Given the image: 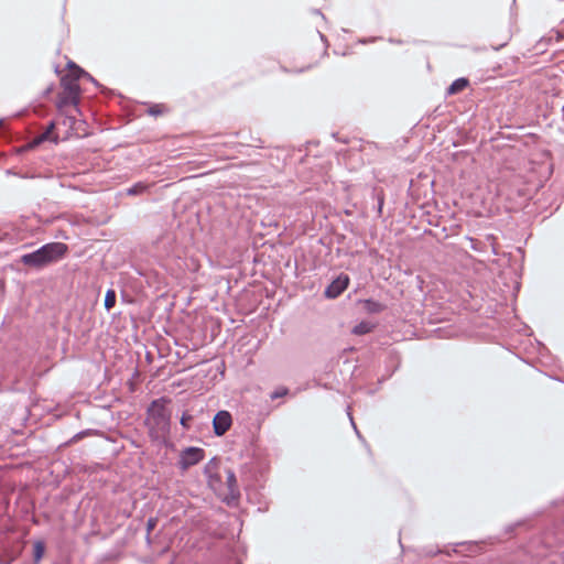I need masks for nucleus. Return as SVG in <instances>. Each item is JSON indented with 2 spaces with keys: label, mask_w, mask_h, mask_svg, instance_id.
Returning a JSON list of instances; mask_svg holds the SVG:
<instances>
[{
  "label": "nucleus",
  "mask_w": 564,
  "mask_h": 564,
  "mask_svg": "<svg viewBox=\"0 0 564 564\" xmlns=\"http://www.w3.org/2000/svg\"><path fill=\"white\" fill-rule=\"evenodd\" d=\"M10 563H11L10 561H9V562H2V561H0V564H10Z\"/></svg>",
  "instance_id": "obj_28"
},
{
  "label": "nucleus",
  "mask_w": 564,
  "mask_h": 564,
  "mask_svg": "<svg viewBox=\"0 0 564 564\" xmlns=\"http://www.w3.org/2000/svg\"><path fill=\"white\" fill-rule=\"evenodd\" d=\"M68 67H74L75 72L77 74V78H85V79L91 82L93 84H95L96 86H99L98 82L89 73L85 72L83 68L75 65L73 62L68 63Z\"/></svg>",
  "instance_id": "obj_11"
},
{
  "label": "nucleus",
  "mask_w": 564,
  "mask_h": 564,
  "mask_svg": "<svg viewBox=\"0 0 564 564\" xmlns=\"http://www.w3.org/2000/svg\"><path fill=\"white\" fill-rule=\"evenodd\" d=\"M349 276L340 273L330 284L325 289L324 295L327 299L338 297L349 285Z\"/></svg>",
  "instance_id": "obj_5"
},
{
  "label": "nucleus",
  "mask_w": 564,
  "mask_h": 564,
  "mask_svg": "<svg viewBox=\"0 0 564 564\" xmlns=\"http://www.w3.org/2000/svg\"><path fill=\"white\" fill-rule=\"evenodd\" d=\"M347 414H348V417L350 420L351 426H352L354 431L356 432V430H358V429H357V425H356V423H355V421L352 419V415L350 413V406L347 408Z\"/></svg>",
  "instance_id": "obj_21"
},
{
  "label": "nucleus",
  "mask_w": 564,
  "mask_h": 564,
  "mask_svg": "<svg viewBox=\"0 0 564 564\" xmlns=\"http://www.w3.org/2000/svg\"><path fill=\"white\" fill-rule=\"evenodd\" d=\"M161 111L159 110V106H154L150 108L149 113L152 116H158Z\"/></svg>",
  "instance_id": "obj_23"
},
{
  "label": "nucleus",
  "mask_w": 564,
  "mask_h": 564,
  "mask_svg": "<svg viewBox=\"0 0 564 564\" xmlns=\"http://www.w3.org/2000/svg\"><path fill=\"white\" fill-rule=\"evenodd\" d=\"M356 435L358 436L359 440L364 441V437L358 430H356Z\"/></svg>",
  "instance_id": "obj_26"
},
{
  "label": "nucleus",
  "mask_w": 564,
  "mask_h": 564,
  "mask_svg": "<svg viewBox=\"0 0 564 564\" xmlns=\"http://www.w3.org/2000/svg\"><path fill=\"white\" fill-rule=\"evenodd\" d=\"M205 457V451L200 447H186L180 454L177 467L181 470H187L189 467L197 465Z\"/></svg>",
  "instance_id": "obj_4"
},
{
  "label": "nucleus",
  "mask_w": 564,
  "mask_h": 564,
  "mask_svg": "<svg viewBox=\"0 0 564 564\" xmlns=\"http://www.w3.org/2000/svg\"><path fill=\"white\" fill-rule=\"evenodd\" d=\"M169 400L160 398L153 400L147 409L144 424L149 437L158 444H166L171 430V411L166 408Z\"/></svg>",
  "instance_id": "obj_1"
},
{
  "label": "nucleus",
  "mask_w": 564,
  "mask_h": 564,
  "mask_svg": "<svg viewBox=\"0 0 564 564\" xmlns=\"http://www.w3.org/2000/svg\"><path fill=\"white\" fill-rule=\"evenodd\" d=\"M158 520L155 518H149L147 521V533H151V531L156 527Z\"/></svg>",
  "instance_id": "obj_19"
},
{
  "label": "nucleus",
  "mask_w": 564,
  "mask_h": 564,
  "mask_svg": "<svg viewBox=\"0 0 564 564\" xmlns=\"http://www.w3.org/2000/svg\"><path fill=\"white\" fill-rule=\"evenodd\" d=\"M70 74L62 77L61 86L63 88V94L59 97L58 106L65 105H77L79 99L80 88L77 83L79 78H77V74L74 67H69Z\"/></svg>",
  "instance_id": "obj_3"
},
{
  "label": "nucleus",
  "mask_w": 564,
  "mask_h": 564,
  "mask_svg": "<svg viewBox=\"0 0 564 564\" xmlns=\"http://www.w3.org/2000/svg\"><path fill=\"white\" fill-rule=\"evenodd\" d=\"M467 86H468V79H466L464 77L457 78L448 87L447 94H449V95L456 94L458 91H462Z\"/></svg>",
  "instance_id": "obj_9"
},
{
  "label": "nucleus",
  "mask_w": 564,
  "mask_h": 564,
  "mask_svg": "<svg viewBox=\"0 0 564 564\" xmlns=\"http://www.w3.org/2000/svg\"><path fill=\"white\" fill-rule=\"evenodd\" d=\"M373 329V324L370 322H360L359 324L355 325L352 328V334L361 336L369 334Z\"/></svg>",
  "instance_id": "obj_10"
},
{
  "label": "nucleus",
  "mask_w": 564,
  "mask_h": 564,
  "mask_svg": "<svg viewBox=\"0 0 564 564\" xmlns=\"http://www.w3.org/2000/svg\"><path fill=\"white\" fill-rule=\"evenodd\" d=\"M441 552H442L441 550H436V551H434V552H430L429 554H430V555H435V554H438V553H441Z\"/></svg>",
  "instance_id": "obj_27"
},
{
  "label": "nucleus",
  "mask_w": 564,
  "mask_h": 564,
  "mask_svg": "<svg viewBox=\"0 0 564 564\" xmlns=\"http://www.w3.org/2000/svg\"><path fill=\"white\" fill-rule=\"evenodd\" d=\"M55 129V122L54 121H51L45 131H43L41 134H39L37 137H35L31 143L32 147H37L40 145L41 143L45 142V141H53L54 143H57L58 142V137L57 135H54L52 137V132L53 130Z\"/></svg>",
  "instance_id": "obj_7"
},
{
  "label": "nucleus",
  "mask_w": 564,
  "mask_h": 564,
  "mask_svg": "<svg viewBox=\"0 0 564 564\" xmlns=\"http://www.w3.org/2000/svg\"><path fill=\"white\" fill-rule=\"evenodd\" d=\"M215 465H216L215 459H212V460H210V462L205 466V468H204V473H205V475H206L209 479H213V477H214L212 471H213V468H214V466H215Z\"/></svg>",
  "instance_id": "obj_17"
},
{
  "label": "nucleus",
  "mask_w": 564,
  "mask_h": 564,
  "mask_svg": "<svg viewBox=\"0 0 564 564\" xmlns=\"http://www.w3.org/2000/svg\"><path fill=\"white\" fill-rule=\"evenodd\" d=\"M2 124V120L0 119V126Z\"/></svg>",
  "instance_id": "obj_29"
},
{
  "label": "nucleus",
  "mask_w": 564,
  "mask_h": 564,
  "mask_svg": "<svg viewBox=\"0 0 564 564\" xmlns=\"http://www.w3.org/2000/svg\"><path fill=\"white\" fill-rule=\"evenodd\" d=\"M286 390H282V391H274L272 394H271V398L272 399H276V398H280V397H283L284 394H286Z\"/></svg>",
  "instance_id": "obj_22"
},
{
  "label": "nucleus",
  "mask_w": 564,
  "mask_h": 564,
  "mask_svg": "<svg viewBox=\"0 0 564 564\" xmlns=\"http://www.w3.org/2000/svg\"><path fill=\"white\" fill-rule=\"evenodd\" d=\"M347 414H348V417L350 420L351 426H352L354 431L356 432V430H358V429H357V425H356V423H355V421L352 419V415L350 413V406L347 408Z\"/></svg>",
  "instance_id": "obj_20"
},
{
  "label": "nucleus",
  "mask_w": 564,
  "mask_h": 564,
  "mask_svg": "<svg viewBox=\"0 0 564 564\" xmlns=\"http://www.w3.org/2000/svg\"><path fill=\"white\" fill-rule=\"evenodd\" d=\"M116 291L112 289L107 290L105 295V308L109 312L116 304Z\"/></svg>",
  "instance_id": "obj_13"
},
{
  "label": "nucleus",
  "mask_w": 564,
  "mask_h": 564,
  "mask_svg": "<svg viewBox=\"0 0 564 564\" xmlns=\"http://www.w3.org/2000/svg\"><path fill=\"white\" fill-rule=\"evenodd\" d=\"M67 251L68 247L63 242H48L33 252L22 254L20 262L32 269L42 270L62 260Z\"/></svg>",
  "instance_id": "obj_2"
},
{
  "label": "nucleus",
  "mask_w": 564,
  "mask_h": 564,
  "mask_svg": "<svg viewBox=\"0 0 564 564\" xmlns=\"http://www.w3.org/2000/svg\"><path fill=\"white\" fill-rule=\"evenodd\" d=\"M192 419H193V416H192V415H189V414H187V413H183V415H182V417H181L180 423H181V425H182L184 429L188 430V429H189V424H188V422H189Z\"/></svg>",
  "instance_id": "obj_18"
},
{
  "label": "nucleus",
  "mask_w": 564,
  "mask_h": 564,
  "mask_svg": "<svg viewBox=\"0 0 564 564\" xmlns=\"http://www.w3.org/2000/svg\"><path fill=\"white\" fill-rule=\"evenodd\" d=\"M232 417L228 411H218L213 419V429L216 436H223L231 426Z\"/></svg>",
  "instance_id": "obj_6"
},
{
  "label": "nucleus",
  "mask_w": 564,
  "mask_h": 564,
  "mask_svg": "<svg viewBox=\"0 0 564 564\" xmlns=\"http://www.w3.org/2000/svg\"><path fill=\"white\" fill-rule=\"evenodd\" d=\"M150 534L151 533H147V535H145V542H147L148 545H151V543H152Z\"/></svg>",
  "instance_id": "obj_24"
},
{
  "label": "nucleus",
  "mask_w": 564,
  "mask_h": 564,
  "mask_svg": "<svg viewBox=\"0 0 564 564\" xmlns=\"http://www.w3.org/2000/svg\"><path fill=\"white\" fill-rule=\"evenodd\" d=\"M364 310L369 314H378L386 310V305L372 299L361 300Z\"/></svg>",
  "instance_id": "obj_8"
},
{
  "label": "nucleus",
  "mask_w": 564,
  "mask_h": 564,
  "mask_svg": "<svg viewBox=\"0 0 564 564\" xmlns=\"http://www.w3.org/2000/svg\"><path fill=\"white\" fill-rule=\"evenodd\" d=\"M7 174H13V175H18V176H20V177H25L24 175H20V174H18V173H13L11 170H8V171H7Z\"/></svg>",
  "instance_id": "obj_25"
},
{
  "label": "nucleus",
  "mask_w": 564,
  "mask_h": 564,
  "mask_svg": "<svg viewBox=\"0 0 564 564\" xmlns=\"http://www.w3.org/2000/svg\"><path fill=\"white\" fill-rule=\"evenodd\" d=\"M148 188H149L148 184H145L143 182H138V183L133 184L131 187L127 188V194L129 196L141 195V194L145 193L148 191Z\"/></svg>",
  "instance_id": "obj_12"
},
{
  "label": "nucleus",
  "mask_w": 564,
  "mask_h": 564,
  "mask_svg": "<svg viewBox=\"0 0 564 564\" xmlns=\"http://www.w3.org/2000/svg\"><path fill=\"white\" fill-rule=\"evenodd\" d=\"M227 484L230 490H234V487L237 484L236 475L232 470H227Z\"/></svg>",
  "instance_id": "obj_16"
},
{
  "label": "nucleus",
  "mask_w": 564,
  "mask_h": 564,
  "mask_svg": "<svg viewBox=\"0 0 564 564\" xmlns=\"http://www.w3.org/2000/svg\"><path fill=\"white\" fill-rule=\"evenodd\" d=\"M44 551H45L44 543L42 541H36L34 543V553H33L34 564H39L40 563L41 558L44 555Z\"/></svg>",
  "instance_id": "obj_14"
},
{
  "label": "nucleus",
  "mask_w": 564,
  "mask_h": 564,
  "mask_svg": "<svg viewBox=\"0 0 564 564\" xmlns=\"http://www.w3.org/2000/svg\"><path fill=\"white\" fill-rule=\"evenodd\" d=\"M373 196L377 198L378 200V205H377V212H378V215L381 216L382 214V207H383V203H384V196L382 193H377L376 191L372 192Z\"/></svg>",
  "instance_id": "obj_15"
}]
</instances>
